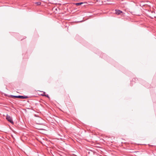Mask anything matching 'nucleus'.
I'll return each mask as SVG.
<instances>
[{"mask_svg":"<svg viewBox=\"0 0 156 156\" xmlns=\"http://www.w3.org/2000/svg\"><path fill=\"white\" fill-rule=\"evenodd\" d=\"M36 4L37 5H40L41 4V2H36Z\"/></svg>","mask_w":156,"mask_h":156,"instance_id":"5","label":"nucleus"},{"mask_svg":"<svg viewBox=\"0 0 156 156\" xmlns=\"http://www.w3.org/2000/svg\"><path fill=\"white\" fill-rule=\"evenodd\" d=\"M115 13L118 15H119L122 12L119 10H115Z\"/></svg>","mask_w":156,"mask_h":156,"instance_id":"3","label":"nucleus"},{"mask_svg":"<svg viewBox=\"0 0 156 156\" xmlns=\"http://www.w3.org/2000/svg\"><path fill=\"white\" fill-rule=\"evenodd\" d=\"M44 96H46V97H48V98L49 97L48 94L44 95Z\"/></svg>","mask_w":156,"mask_h":156,"instance_id":"6","label":"nucleus"},{"mask_svg":"<svg viewBox=\"0 0 156 156\" xmlns=\"http://www.w3.org/2000/svg\"><path fill=\"white\" fill-rule=\"evenodd\" d=\"M11 97L12 98H18L21 99H25L28 98V97L27 96H15V95H11Z\"/></svg>","mask_w":156,"mask_h":156,"instance_id":"1","label":"nucleus"},{"mask_svg":"<svg viewBox=\"0 0 156 156\" xmlns=\"http://www.w3.org/2000/svg\"><path fill=\"white\" fill-rule=\"evenodd\" d=\"M6 119L12 124H13V122L12 121V118L8 115L6 116Z\"/></svg>","mask_w":156,"mask_h":156,"instance_id":"2","label":"nucleus"},{"mask_svg":"<svg viewBox=\"0 0 156 156\" xmlns=\"http://www.w3.org/2000/svg\"><path fill=\"white\" fill-rule=\"evenodd\" d=\"M82 4H83V2L78 3H76V5H81Z\"/></svg>","mask_w":156,"mask_h":156,"instance_id":"4","label":"nucleus"}]
</instances>
